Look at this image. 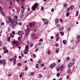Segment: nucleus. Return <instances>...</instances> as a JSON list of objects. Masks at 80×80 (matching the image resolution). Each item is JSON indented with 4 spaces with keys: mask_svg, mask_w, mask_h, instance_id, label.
Returning <instances> with one entry per match:
<instances>
[{
    "mask_svg": "<svg viewBox=\"0 0 80 80\" xmlns=\"http://www.w3.org/2000/svg\"><path fill=\"white\" fill-rule=\"evenodd\" d=\"M38 6V3H36L34 4V6L32 7L31 8L32 9V10L33 11H35Z\"/></svg>",
    "mask_w": 80,
    "mask_h": 80,
    "instance_id": "f257e3e1",
    "label": "nucleus"
},
{
    "mask_svg": "<svg viewBox=\"0 0 80 80\" xmlns=\"http://www.w3.org/2000/svg\"><path fill=\"white\" fill-rule=\"evenodd\" d=\"M17 59V58H11L9 59L10 62H12V61H14L13 63L14 64L16 63V59Z\"/></svg>",
    "mask_w": 80,
    "mask_h": 80,
    "instance_id": "f03ea898",
    "label": "nucleus"
},
{
    "mask_svg": "<svg viewBox=\"0 0 80 80\" xmlns=\"http://www.w3.org/2000/svg\"><path fill=\"white\" fill-rule=\"evenodd\" d=\"M30 29H29V28H27V31L26 32V35L27 37H28V33H30Z\"/></svg>",
    "mask_w": 80,
    "mask_h": 80,
    "instance_id": "7ed1b4c3",
    "label": "nucleus"
},
{
    "mask_svg": "<svg viewBox=\"0 0 80 80\" xmlns=\"http://www.w3.org/2000/svg\"><path fill=\"white\" fill-rule=\"evenodd\" d=\"M12 43L13 45H15L16 46H18L19 45V43L17 41H13L12 42Z\"/></svg>",
    "mask_w": 80,
    "mask_h": 80,
    "instance_id": "20e7f679",
    "label": "nucleus"
},
{
    "mask_svg": "<svg viewBox=\"0 0 80 80\" xmlns=\"http://www.w3.org/2000/svg\"><path fill=\"white\" fill-rule=\"evenodd\" d=\"M65 68V65H62L60 67V70L61 71H63V69Z\"/></svg>",
    "mask_w": 80,
    "mask_h": 80,
    "instance_id": "39448f33",
    "label": "nucleus"
},
{
    "mask_svg": "<svg viewBox=\"0 0 80 80\" xmlns=\"http://www.w3.org/2000/svg\"><path fill=\"white\" fill-rule=\"evenodd\" d=\"M42 20L43 21L44 24H45V25H47V24L48 23V21L46 19H45L44 18H43Z\"/></svg>",
    "mask_w": 80,
    "mask_h": 80,
    "instance_id": "423d86ee",
    "label": "nucleus"
},
{
    "mask_svg": "<svg viewBox=\"0 0 80 80\" xmlns=\"http://www.w3.org/2000/svg\"><path fill=\"white\" fill-rule=\"evenodd\" d=\"M18 35H23V32L22 30L19 31L18 32Z\"/></svg>",
    "mask_w": 80,
    "mask_h": 80,
    "instance_id": "0eeeda50",
    "label": "nucleus"
},
{
    "mask_svg": "<svg viewBox=\"0 0 80 80\" xmlns=\"http://www.w3.org/2000/svg\"><path fill=\"white\" fill-rule=\"evenodd\" d=\"M56 63H53L52 64H51L50 65V67L51 68H54L55 66H56Z\"/></svg>",
    "mask_w": 80,
    "mask_h": 80,
    "instance_id": "6e6552de",
    "label": "nucleus"
},
{
    "mask_svg": "<svg viewBox=\"0 0 80 80\" xmlns=\"http://www.w3.org/2000/svg\"><path fill=\"white\" fill-rule=\"evenodd\" d=\"M35 22H31L29 23V27H33V26H34V25H35Z\"/></svg>",
    "mask_w": 80,
    "mask_h": 80,
    "instance_id": "1a4fd4ad",
    "label": "nucleus"
},
{
    "mask_svg": "<svg viewBox=\"0 0 80 80\" xmlns=\"http://www.w3.org/2000/svg\"><path fill=\"white\" fill-rule=\"evenodd\" d=\"M2 63L3 64V66H5V64H6V62L5 60H2Z\"/></svg>",
    "mask_w": 80,
    "mask_h": 80,
    "instance_id": "9d476101",
    "label": "nucleus"
},
{
    "mask_svg": "<svg viewBox=\"0 0 80 80\" xmlns=\"http://www.w3.org/2000/svg\"><path fill=\"white\" fill-rule=\"evenodd\" d=\"M25 48L26 50H28V49H29V45H26Z\"/></svg>",
    "mask_w": 80,
    "mask_h": 80,
    "instance_id": "9b49d317",
    "label": "nucleus"
},
{
    "mask_svg": "<svg viewBox=\"0 0 80 80\" xmlns=\"http://www.w3.org/2000/svg\"><path fill=\"white\" fill-rule=\"evenodd\" d=\"M72 66H73V65L72 63V62H70L68 65V68H70V67H72Z\"/></svg>",
    "mask_w": 80,
    "mask_h": 80,
    "instance_id": "f8f14e48",
    "label": "nucleus"
},
{
    "mask_svg": "<svg viewBox=\"0 0 80 80\" xmlns=\"http://www.w3.org/2000/svg\"><path fill=\"white\" fill-rule=\"evenodd\" d=\"M73 8H74V6L72 5L70 6V7H69V9L70 10H73Z\"/></svg>",
    "mask_w": 80,
    "mask_h": 80,
    "instance_id": "ddd939ff",
    "label": "nucleus"
},
{
    "mask_svg": "<svg viewBox=\"0 0 80 80\" xmlns=\"http://www.w3.org/2000/svg\"><path fill=\"white\" fill-rule=\"evenodd\" d=\"M10 23H13L14 22H15V20L13 19H12L11 21H10Z\"/></svg>",
    "mask_w": 80,
    "mask_h": 80,
    "instance_id": "4468645a",
    "label": "nucleus"
},
{
    "mask_svg": "<svg viewBox=\"0 0 80 80\" xmlns=\"http://www.w3.org/2000/svg\"><path fill=\"white\" fill-rule=\"evenodd\" d=\"M9 26L11 27H15L14 24L12 23L10 24Z\"/></svg>",
    "mask_w": 80,
    "mask_h": 80,
    "instance_id": "2eb2a0df",
    "label": "nucleus"
},
{
    "mask_svg": "<svg viewBox=\"0 0 80 80\" xmlns=\"http://www.w3.org/2000/svg\"><path fill=\"white\" fill-rule=\"evenodd\" d=\"M17 13H19V12L20 11V8H17Z\"/></svg>",
    "mask_w": 80,
    "mask_h": 80,
    "instance_id": "dca6fc26",
    "label": "nucleus"
},
{
    "mask_svg": "<svg viewBox=\"0 0 80 80\" xmlns=\"http://www.w3.org/2000/svg\"><path fill=\"white\" fill-rule=\"evenodd\" d=\"M3 52L4 53H8V49H6Z\"/></svg>",
    "mask_w": 80,
    "mask_h": 80,
    "instance_id": "f3484780",
    "label": "nucleus"
},
{
    "mask_svg": "<svg viewBox=\"0 0 80 80\" xmlns=\"http://www.w3.org/2000/svg\"><path fill=\"white\" fill-rule=\"evenodd\" d=\"M24 74V73H23L22 72L19 76L20 78H22V76H23V75Z\"/></svg>",
    "mask_w": 80,
    "mask_h": 80,
    "instance_id": "a211bd4d",
    "label": "nucleus"
},
{
    "mask_svg": "<svg viewBox=\"0 0 80 80\" xmlns=\"http://www.w3.org/2000/svg\"><path fill=\"white\" fill-rule=\"evenodd\" d=\"M59 50H60V49H59V48H57L56 50V53H58V52H59Z\"/></svg>",
    "mask_w": 80,
    "mask_h": 80,
    "instance_id": "6ab92c4d",
    "label": "nucleus"
},
{
    "mask_svg": "<svg viewBox=\"0 0 80 80\" xmlns=\"http://www.w3.org/2000/svg\"><path fill=\"white\" fill-rule=\"evenodd\" d=\"M58 21H59V19H58V18H57L55 20V22L56 23H58Z\"/></svg>",
    "mask_w": 80,
    "mask_h": 80,
    "instance_id": "aec40b11",
    "label": "nucleus"
},
{
    "mask_svg": "<svg viewBox=\"0 0 80 80\" xmlns=\"http://www.w3.org/2000/svg\"><path fill=\"white\" fill-rule=\"evenodd\" d=\"M62 42L63 44H66L67 43V40H64Z\"/></svg>",
    "mask_w": 80,
    "mask_h": 80,
    "instance_id": "412c9836",
    "label": "nucleus"
},
{
    "mask_svg": "<svg viewBox=\"0 0 80 80\" xmlns=\"http://www.w3.org/2000/svg\"><path fill=\"white\" fill-rule=\"evenodd\" d=\"M3 9L1 6H0V11L1 12V11H3Z\"/></svg>",
    "mask_w": 80,
    "mask_h": 80,
    "instance_id": "4be33fe9",
    "label": "nucleus"
},
{
    "mask_svg": "<svg viewBox=\"0 0 80 80\" xmlns=\"http://www.w3.org/2000/svg\"><path fill=\"white\" fill-rule=\"evenodd\" d=\"M14 18L15 20H18V17L17 16H15L14 17Z\"/></svg>",
    "mask_w": 80,
    "mask_h": 80,
    "instance_id": "5701e85b",
    "label": "nucleus"
},
{
    "mask_svg": "<svg viewBox=\"0 0 80 80\" xmlns=\"http://www.w3.org/2000/svg\"><path fill=\"white\" fill-rule=\"evenodd\" d=\"M59 33H61L62 36H63V35H64V32H60Z\"/></svg>",
    "mask_w": 80,
    "mask_h": 80,
    "instance_id": "b1692460",
    "label": "nucleus"
},
{
    "mask_svg": "<svg viewBox=\"0 0 80 80\" xmlns=\"http://www.w3.org/2000/svg\"><path fill=\"white\" fill-rule=\"evenodd\" d=\"M24 12H25V10L24 9L22 10L21 11V14L23 13H24Z\"/></svg>",
    "mask_w": 80,
    "mask_h": 80,
    "instance_id": "393cba45",
    "label": "nucleus"
},
{
    "mask_svg": "<svg viewBox=\"0 0 80 80\" xmlns=\"http://www.w3.org/2000/svg\"><path fill=\"white\" fill-rule=\"evenodd\" d=\"M18 65L19 67H20V66H21L22 65V64L20 63H19L18 64Z\"/></svg>",
    "mask_w": 80,
    "mask_h": 80,
    "instance_id": "a878e982",
    "label": "nucleus"
},
{
    "mask_svg": "<svg viewBox=\"0 0 80 80\" xmlns=\"http://www.w3.org/2000/svg\"><path fill=\"white\" fill-rule=\"evenodd\" d=\"M60 67H58V68H57L56 70L57 71H58V72L59 71V70H60Z\"/></svg>",
    "mask_w": 80,
    "mask_h": 80,
    "instance_id": "bb28decb",
    "label": "nucleus"
},
{
    "mask_svg": "<svg viewBox=\"0 0 80 80\" xmlns=\"http://www.w3.org/2000/svg\"><path fill=\"white\" fill-rule=\"evenodd\" d=\"M71 72V69L69 68L68 70V73H70Z\"/></svg>",
    "mask_w": 80,
    "mask_h": 80,
    "instance_id": "cd10ccee",
    "label": "nucleus"
},
{
    "mask_svg": "<svg viewBox=\"0 0 80 80\" xmlns=\"http://www.w3.org/2000/svg\"><path fill=\"white\" fill-rule=\"evenodd\" d=\"M80 42V39H78L77 40V42H76V43H79Z\"/></svg>",
    "mask_w": 80,
    "mask_h": 80,
    "instance_id": "c85d7f7f",
    "label": "nucleus"
},
{
    "mask_svg": "<svg viewBox=\"0 0 80 80\" xmlns=\"http://www.w3.org/2000/svg\"><path fill=\"white\" fill-rule=\"evenodd\" d=\"M1 13H2L3 15L4 16H5V13L3 12V11H1Z\"/></svg>",
    "mask_w": 80,
    "mask_h": 80,
    "instance_id": "c756f323",
    "label": "nucleus"
},
{
    "mask_svg": "<svg viewBox=\"0 0 80 80\" xmlns=\"http://www.w3.org/2000/svg\"><path fill=\"white\" fill-rule=\"evenodd\" d=\"M57 76L58 77H60V72L58 73Z\"/></svg>",
    "mask_w": 80,
    "mask_h": 80,
    "instance_id": "7c9ffc66",
    "label": "nucleus"
},
{
    "mask_svg": "<svg viewBox=\"0 0 80 80\" xmlns=\"http://www.w3.org/2000/svg\"><path fill=\"white\" fill-rule=\"evenodd\" d=\"M3 50H6L7 47L5 46H4L3 47Z\"/></svg>",
    "mask_w": 80,
    "mask_h": 80,
    "instance_id": "2f4dec72",
    "label": "nucleus"
},
{
    "mask_svg": "<svg viewBox=\"0 0 80 80\" xmlns=\"http://www.w3.org/2000/svg\"><path fill=\"white\" fill-rule=\"evenodd\" d=\"M69 15H70V13L68 12L66 14V16L67 17H68L69 16Z\"/></svg>",
    "mask_w": 80,
    "mask_h": 80,
    "instance_id": "473e14b6",
    "label": "nucleus"
},
{
    "mask_svg": "<svg viewBox=\"0 0 80 80\" xmlns=\"http://www.w3.org/2000/svg\"><path fill=\"white\" fill-rule=\"evenodd\" d=\"M10 37H8V38L7 40L8 41V42H10Z\"/></svg>",
    "mask_w": 80,
    "mask_h": 80,
    "instance_id": "72a5a7b5",
    "label": "nucleus"
},
{
    "mask_svg": "<svg viewBox=\"0 0 80 80\" xmlns=\"http://www.w3.org/2000/svg\"><path fill=\"white\" fill-rule=\"evenodd\" d=\"M77 39H79L80 38V35H78L77 36Z\"/></svg>",
    "mask_w": 80,
    "mask_h": 80,
    "instance_id": "f704fd0d",
    "label": "nucleus"
},
{
    "mask_svg": "<svg viewBox=\"0 0 80 80\" xmlns=\"http://www.w3.org/2000/svg\"><path fill=\"white\" fill-rule=\"evenodd\" d=\"M38 62L39 63H42V60H38Z\"/></svg>",
    "mask_w": 80,
    "mask_h": 80,
    "instance_id": "c9c22d12",
    "label": "nucleus"
},
{
    "mask_svg": "<svg viewBox=\"0 0 80 80\" xmlns=\"http://www.w3.org/2000/svg\"><path fill=\"white\" fill-rule=\"evenodd\" d=\"M24 70L25 71L27 70H28V67L27 66L26 67L24 68Z\"/></svg>",
    "mask_w": 80,
    "mask_h": 80,
    "instance_id": "e433bc0d",
    "label": "nucleus"
},
{
    "mask_svg": "<svg viewBox=\"0 0 80 80\" xmlns=\"http://www.w3.org/2000/svg\"><path fill=\"white\" fill-rule=\"evenodd\" d=\"M32 56L33 57H34V58H36V57H37V56H36V54H33Z\"/></svg>",
    "mask_w": 80,
    "mask_h": 80,
    "instance_id": "4c0bfd02",
    "label": "nucleus"
},
{
    "mask_svg": "<svg viewBox=\"0 0 80 80\" xmlns=\"http://www.w3.org/2000/svg\"><path fill=\"white\" fill-rule=\"evenodd\" d=\"M70 29H71V28H68L67 31L68 32H69V31H70Z\"/></svg>",
    "mask_w": 80,
    "mask_h": 80,
    "instance_id": "58836bf2",
    "label": "nucleus"
},
{
    "mask_svg": "<svg viewBox=\"0 0 80 80\" xmlns=\"http://www.w3.org/2000/svg\"><path fill=\"white\" fill-rule=\"evenodd\" d=\"M64 8H66V7H67V3H65L64 5Z\"/></svg>",
    "mask_w": 80,
    "mask_h": 80,
    "instance_id": "ea45409f",
    "label": "nucleus"
},
{
    "mask_svg": "<svg viewBox=\"0 0 80 80\" xmlns=\"http://www.w3.org/2000/svg\"><path fill=\"white\" fill-rule=\"evenodd\" d=\"M59 38H60L59 37H58L56 38V41H58V40H59Z\"/></svg>",
    "mask_w": 80,
    "mask_h": 80,
    "instance_id": "a19ab883",
    "label": "nucleus"
},
{
    "mask_svg": "<svg viewBox=\"0 0 80 80\" xmlns=\"http://www.w3.org/2000/svg\"><path fill=\"white\" fill-rule=\"evenodd\" d=\"M70 9L69 8H68L67 9V12H69Z\"/></svg>",
    "mask_w": 80,
    "mask_h": 80,
    "instance_id": "79ce46f5",
    "label": "nucleus"
},
{
    "mask_svg": "<svg viewBox=\"0 0 80 80\" xmlns=\"http://www.w3.org/2000/svg\"><path fill=\"white\" fill-rule=\"evenodd\" d=\"M24 17V15H23V14H22L21 15V18H23Z\"/></svg>",
    "mask_w": 80,
    "mask_h": 80,
    "instance_id": "37998d69",
    "label": "nucleus"
},
{
    "mask_svg": "<svg viewBox=\"0 0 80 80\" xmlns=\"http://www.w3.org/2000/svg\"><path fill=\"white\" fill-rule=\"evenodd\" d=\"M21 8H22V9H23L24 10L25 9V7H23V6H21Z\"/></svg>",
    "mask_w": 80,
    "mask_h": 80,
    "instance_id": "c03bdc74",
    "label": "nucleus"
},
{
    "mask_svg": "<svg viewBox=\"0 0 80 80\" xmlns=\"http://www.w3.org/2000/svg\"><path fill=\"white\" fill-rule=\"evenodd\" d=\"M6 22L7 23V24H9V23H10L9 21H8V20H6Z\"/></svg>",
    "mask_w": 80,
    "mask_h": 80,
    "instance_id": "a18cd8bd",
    "label": "nucleus"
},
{
    "mask_svg": "<svg viewBox=\"0 0 80 80\" xmlns=\"http://www.w3.org/2000/svg\"><path fill=\"white\" fill-rule=\"evenodd\" d=\"M39 41L40 42H43V40L41 38L40 39Z\"/></svg>",
    "mask_w": 80,
    "mask_h": 80,
    "instance_id": "49530a36",
    "label": "nucleus"
},
{
    "mask_svg": "<svg viewBox=\"0 0 80 80\" xmlns=\"http://www.w3.org/2000/svg\"><path fill=\"white\" fill-rule=\"evenodd\" d=\"M17 24H18V22H16L14 23V25L15 26V25H17Z\"/></svg>",
    "mask_w": 80,
    "mask_h": 80,
    "instance_id": "de8ad7c7",
    "label": "nucleus"
},
{
    "mask_svg": "<svg viewBox=\"0 0 80 80\" xmlns=\"http://www.w3.org/2000/svg\"><path fill=\"white\" fill-rule=\"evenodd\" d=\"M69 78H70V76L68 75H67L66 76V78H67V79H68Z\"/></svg>",
    "mask_w": 80,
    "mask_h": 80,
    "instance_id": "09e8293b",
    "label": "nucleus"
},
{
    "mask_svg": "<svg viewBox=\"0 0 80 80\" xmlns=\"http://www.w3.org/2000/svg\"><path fill=\"white\" fill-rule=\"evenodd\" d=\"M50 53H51V52H50V51H48V54H50Z\"/></svg>",
    "mask_w": 80,
    "mask_h": 80,
    "instance_id": "8fccbe9b",
    "label": "nucleus"
},
{
    "mask_svg": "<svg viewBox=\"0 0 80 80\" xmlns=\"http://www.w3.org/2000/svg\"><path fill=\"white\" fill-rule=\"evenodd\" d=\"M8 31H11V29H10V28L8 27Z\"/></svg>",
    "mask_w": 80,
    "mask_h": 80,
    "instance_id": "3c124183",
    "label": "nucleus"
},
{
    "mask_svg": "<svg viewBox=\"0 0 80 80\" xmlns=\"http://www.w3.org/2000/svg\"><path fill=\"white\" fill-rule=\"evenodd\" d=\"M34 75V72H32L31 73V75L33 76Z\"/></svg>",
    "mask_w": 80,
    "mask_h": 80,
    "instance_id": "603ef678",
    "label": "nucleus"
},
{
    "mask_svg": "<svg viewBox=\"0 0 80 80\" xmlns=\"http://www.w3.org/2000/svg\"><path fill=\"white\" fill-rule=\"evenodd\" d=\"M66 59L67 60H70V57H67Z\"/></svg>",
    "mask_w": 80,
    "mask_h": 80,
    "instance_id": "864d4df0",
    "label": "nucleus"
},
{
    "mask_svg": "<svg viewBox=\"0 0 80 80\" xmlns=\"http://www.w3.org/2000/svg\"><path fill=\"white\" fill-rule=\"evenodd\" d=\"M56 47H58V43H57L55 44Z\"/></svg>",
    "mask_w": 80,
    "mask_h": 80,
    "instance_id": "5fc2aeb1",
    "label": "nucleus"
},
{
    "mask_svg": "<svg viewBox=\"0 0 80 80\" xmlns=\"http://www.w3.org/2000/svg\"><path fill=\"white\" fill-rule=\"evenodd\" d=\"M78 11L76 13V16H78Z\"/></svg>",
    "mask_w": 80,
    "mask_h": 80,
    "instance_id": "6e6d98bb",
    "label": "nucleus"
},
{
    "mask_svg": "<svg viewBox=\"0 0 80 80\" xmlns=\"http://www.w3.org/2000/svg\"><path fill=\"white\" fill-rule=\"evenodd\" d=\"M51 12H54V9L52 8V9H51Z\"/></svg>",
    "mask_w": 80,
    "mask_h": 80,
    "instance_id": "4d7b16f0",
    "label": "nucleus"
},
{
    "mask_svg": "<svg viewBox=\"0 0 80 80\" xmlns=\"http://www.w3.org/2000/svg\"><path fill=\"white\" fill-rule=\"evenodd\" d=\"M49 77H50V76H49V75H46V77L47 78H49Z\"/></svg>",
    "mask_w": 80,
    "mask_h": 80,
    "instance_id": "13d9d810",
    "label": "nucleus"
},
{
    "mask_svg": "<svg viewBox=\"0 0 80 80\" xmlns=\"http://www.w3.org/2000/svg\"><path fill=\"white\" fill-rule=\"evenodd\" d=\"M42 77V75L41 74H39V78H41V77Z\"/></svg>",
    "mask_w": 80,
    "mask_h": 80,
    "instance_id": "bf43d9fd",
    "label": "nucleus"
},
{
    "mask_svg": "<svg viewBox=\"0 0 80 80\" xmlns=\"http://www.w3.org/2000/svg\"><path fill=\"white\" fill-rule=\"evenodd\" d=\"M9 2H10V4L11 5H12V1H9Z\"/></svg>",
    "mask_w": 80,
    "mask_h": 80,
    "instance_id": "052dcab7",
    "label": "nucleus"
},
{
    "mask_svg": "<svg viewBox=\"0 0 80 80\" xmlns=\"http://www.w3.org/2000/svg\"><path fill=\"white\" fill-rule=\"evenodd\" d=\"M76 60V59H75L73 58L72 59V62H75Z\"/></svg>",
    "mask_w": 80,
    "mask_h": 80,
    "instance_id": "680f3d73",
    "label": "nucleus"
},
{
    "mask_svg": "<svg viewBox=\"0 0 80 80\" xmlns=\"http://www.w3.org/2000/svg\"><path fill=\"white\" fill-rule=\"evenodd\" d=\"M60 22H63V21L62 20V19H60Z\"/></svg>",
    "mask_w": 80,
    "mask_h": 80,
    "instance_id": "e2e57ef3",
    "label": "nucleus"
},
{
    "mask_svg": "<svg viewBox=\"0 0 80 80\" xmlns=\"http://www.w3.org/2000/svg\"><path fill=\"white\" fill-rule=\"evenodd\" d=\"M59 36V34H57L56 35V37H58Z\"/></svg>",
    "mask_w": 80,
    "mask_h": 80,
    "instance_id": "0e129e2a",
    "label": "nucleus"
},
{
    "mask_svg": "<svg viewBox=\"0 0 80 80\" xmlns=\"http://www.w3.org/2000/svg\"><path fill=\"white\" fill-rule=\"evenodd\" d=\"M38 48H37L35 50V52H37V51H38Z\"/></svg>",
    "mask_w": 80,
    "mask_h": 80,
    "instance_id": "69168bd1",
    "label": "nucleus"
},
{
    "mask_svg": "<svg viewBox=\"0 0 80 80\" xmlns=\"http://www.w3.org/2000/svg\"><path fill=\"white\" fill-rule=\"evenodd\" d=\"M59 31H62V28H60L59 29Z\"/></svg>",
    "mask_w": 80,
    "mask_h": 80,
    "instance_id": "338daca9",
    "label": "nucleus"
},
{
    "mask_svg": "<svg viewBox=\"0 0 80 80\" xmlns=\"http://www.w3.org/2000/svg\"><path fill=\"white\" fill-rule=\"evenodd\" d=\"M36 68H38V64H37L36 66Z\"/></svg>",
    "mask_w": 80,
    "mask_h": 80,
    "instance_id": "774afa93",
    "label": "nucleus"
}]
</instances>
